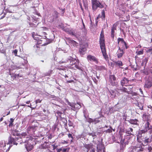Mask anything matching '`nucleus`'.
<instances>
[{"instance_id": "obj_13", "label": "nucleus", "mask_w": 152, "mask_h": 152, "mask_svg": "<svg viewBox=\"0 0 152 152\" xmlns=\"http://www.w3.org/2000/svg\"><path fill=\"white\" fill-rule=\"evenodd\" d=\"M46 39L45 38L42 37L37 40V44H39L41 46H45L48 44V43L46 42Z\"/></svg>"}, {"instance_id": "obj_4", "label": "nucleus", "mask_w": 152, "mask_h": 152, "mask_svg": "<svg viewBox=\"0 0 152 152\" xmlns=\"http://www.w3.org/2000/svg\"><path fill=\"white\" fill-rule=\"evenodd\" d=\"M9 144H13L17 145L19 143L20 144L25 143L23 140L22 139L21 137H16L15 138L10 137L9 139Z\"/></svg>"}, {"instance_id": "obj_36", "label": "nucleus", "mask_w": 152, "mask_h": 152, "mask_svg": "<svg viewBox=\"0 0 152 152\" xmlns=\"http://www.w3.org/2000/svg\"><path fill=\"white\" fill-rule=\"evenodd\" d=\"M82 24H83V28H82V30H83L84 32L86 33L87 32V30L85 26V24L83 22V20L82 18Z\"/></svg>"}, {"instance_id": "obj_52", "label": "nucleus", "mask_w": 152, "mask_h": 152, "mask_svg": "<svg viewBox=\"0 0 152 152\" xmlns=\"http://www.w3.org/2000/svg\"><path fill=\"white\" fill-rule=\"evenodd\" d=\"M31 27H36V25L35 24H34L33 23H31L30 24Z\"/></svg>"}, {"instance_id": "obj_45", "label": "nucleus", "mask_w": 152, "mask_h": 152, "mask_svg": "<svg viewBox=\"0 0 152 152\" xmlns=\"http://www.w3.org/2000/svg\"><path fill=\"white\" fill-rule=\"evenodd\" d=\"M42 100H40L39 99H38L36 100L35 101V103L36 104H37L39 103H41Z\"/></svg>"}, {"instance_id": "obj_43", "label": "nucleus", "mask_w": 152, "mask_h": 152, "mask_svg": "<svg viewBox=\"0 0 152 152\" xmlns=\"http://www.w3.org/2000/svg\"><path fill=\"white\" fill-rule=\"evenodd\" d=\"M88 122L91 123L93 122L94 120L90 118H89L88 119Z\"/></svg>"}, {"instance_id": "obj_10", "label": "nucleus", "mask_w": 152, "mask_h": 152, "mask_svg": "<svg viewBox=\"0 0 152 152\" xmlns=\"http://www.w3.org/2000/svg\"><path fill=\"white\" fill-rule=\"evenodd\" d=\"M116 78L114 75H110L109 78V82L110 84L113 86H118L117 82H115Z\"/></svg>"}, {"instance_id": "obj_5", "label": "nucleus", "mask_w": 152, "mask_h": 152, "mask_svg": "<svg viewBox=\"0 0 152 152\" xmlns=\"http://www.w3.org/2000/svg\"><path fill=\"white\" fill-rule=\"evenodd\" d=\"M137 145L135 146H132L128 152H140L144 151V148L142 147V145Z\"/></svg>"}, {"instance_id": "obj_7", "label": "nucleus", "mask_w": 152, "mask_h": 152, "mask_svg": "<svg viewBox=\"0 0 152 152\" xmlns=\"http://www.w3.org/2000/svg\"><path fill=\"white\" fill-rule=\"evenodd\" d=\"M38 127L35 126H31L28 128L27 132L28 134L33 135L34 136H37L36 133L37 132V129Z\"/></svg>"}, {"instance_id": "obj_24", "label": "nucleus", "mask_w": 152, "mask_h": 152, "mask_svg": "<svg viewBox=\"0 0 152 152\" xmlns=\"http://www.w3.org/2000/svg\"><path fill=\"white\" fill-rule=\"evenodd\" d=\"M94 145L92 144H86L84 145V147L87 149V152H88L89 150L92 149Z\"/></svg>"}, {"instance_id": "obj_28", "label": "nucleus", "mask_w": 152, "mask_h": 152, "mask_svg": "<svg viewBox=\"0 0 152 152\" xmlns=\"http://www.w3.org/2000/svg\"><path fill=\"white\" fill-rule=\"evenodd\" d=\"M117 90L116 91H118L119 90H120L122 92H123L125 93H126L128 94H130V93H129V91L127 90V89L126 87H123L122 88H120V89L117 88Z\"/></svg>"}, {"instance_id": "obj_8", "label": "nucleus", "mask_w": 152, "mask_h": 152, "mask_svg": "<svg viewBox=\"0 0 152 152\" xmlns=\"http://www.w3.org/2000/svg\"><path fill=\"white\" fill-rule=\"evenodd\" d=\"M69 68L70 69H73L75 70L78 69L80 70L81 68L79 66V63L75 60L70 61V64L69 66Z\"/></svg>"}, {"instance_id": "obj_41", "label": "nucleus", "mask_w": 152, "mask_h": 152, "mask_svg": "<svg viewBox=\"0 0 152 152\" xmlns=\"http://www.w3.org/2000/svg\"><path fill=\"white\" fill-rule=\"evenodd\" d=\"M110 93L111 95H112V96L113 95L114 96H115V93L114 91H113V90H111L110 91Z\"/></svg>"}, {"instance_id": "obj_17", "label": "nucleus", "mask_w": 152, "mask_h": 152, "mask_svg": "<svg viewBox=\"0 0 152 152\" xmlns=\"http://www.w3.org/2000/svg\"><path fill=\"white\" fill-rule=\"evenodd\" d=\"M97 148L100 151H102L103 149H104V145L102 143V141H98L97 145Z\"/></svg>"}, {"instance_id": "obj_46", "label": "nucleus", "mask_w": 152, "mask_h": 152, "mask_svg": "<svg viewBox=\"0 0 152 152\" xmlns=\"http://www.w3.org/2000/svg\"><path fill=\"white\" fill-rule=\"evenodd\" d=\"M13 53H14L15 56H17L18 50L17 49H15L13 51Z\"/></svg>"}, {"instance_id": "obj_54", "label": "nucleus", "mask_w": 152, "mask_h": 152, "mask_svg": "<svg viewBox=\"0 0 152 152\" xmlns=\"http://www.w3.org/2000/svg\"><path fill=\"white\" fill-rule=\"evenodd\" d=\"M79 5L80 6V7L82 10V11H83V8L82 7V4H81V3L80 2L79 3Z\"/></svg>"}, {"instance_id": "obj_32", "label": "nucleus", "mask_w": 152, "mask_h": 152, "mask_svg": "<svg viewBox=\"0 0 152 152\" xmlns=\"http://www.w3.org/2000/svg\"><path fill=\"white\" fill-rule=\"evenodd\" d=\"M14 119L12 118H10V121H9V126L10 127H12L13 126Z\"/></svg>"}, {"instance_id": "obj_9", "label": "nucleus", "mask_w": 152, "mask_h": 152, "mask_svg": "<svg viewBox=\"0 0 152 152\" xmlns=\"http://www.w3.org/2000/svg\"><path fill=\"white\" fill-rule=\"evenodd\" d=\"M19 137H21L22 139L23 138H26V140H23V141L25 143L27 142H28L30 140H32L33 139L31 137L29 136L28 135L26 132H23L21 134H20Z\"/></svg>"}, {"instance_id": "obj_63", "label": "nucleus", "mask_w": 152, "mask_h": 152, "mask_svg": "<svg viewBox=\"0 0 152 152\" xmlns=\"http://www.w3.org/2000/svg\"><path fill=\"white\" fill-rule=\"evenodd\" d=\"M57 69H58L59 70H64L63 69H62L60 67H58L57 68Z\"/></svg>"}, {"instance_id": "obj_44", "label": "nucleus", "mask_w": 152, "mask_h": 152, "mask_svg": "<svg viewBox=\"0 0 152 152\" xmlns=\"http://www.w3.org/2000/svg\"><path fill=\"white\" fill-rule=\"evenodd\" d=\"M68 136L69 138H71L72 139H74V137L72 136V135L71 134L69 133L68 134Z\"/></svg>"}, {"instance_id": "obj_1", "label": "nucleus", "mask_w": 152, "mask_h": 152, "mask_svg": "<svg viewBox=\"0 0 152 152\" xmlns=\"http://www.w3.org/2000/svg\"><path fill=\"white\" fill-rule=\"evenodd\" d=\"M99 42L103 56L105 59L107 61L108 59V57L106 52L104 36L103 31H101L100 35Z\"/></svg>"}, {"instance_id": "obj_62", "label": "nucleus", "mask_w": 152, "mask_h": 152, "mask_svg": "<svg viewBox=\"0 0 152 152\" xmlns=\"http://www.w3.org/2000/svg\"><path fill=\"white\" fill-rule=\"evenodd\" d=\"M62 150L63 152H65L66 151L67 149L66 148H64L63 150Z\"/></svg>"}, {"instance_id": "obj_59", "label": "nucleus", "mask_w": 152, "mask_h": 152, "mask_svg": "<svg viewBox=\"0 0 152 152\" xmlns=\"http://www.w3.org/2000/svg\"><path fill=\"white\" fill-rule=\"evenodd\" d=\"M139 91H140V92L141 93V94H143V91L142 89L141 88H140L139 89Z\"/></svg>"}, {"instance_id": "obj_15", "label": "nucleus", "mask_w": 152, "mask_h": 152, "mask_svg": "<svg viewBox=\"0 0 152 152\" xmlns=\"http://www.w3.org/2000/svg\"><path fill=\"white\" fill-rule=\"evenodd\" d=\"M118 50L117 51V57L118 58H120L122 57L124 53L123 50L121 49L119 46H118Z\"/></svg>"}, {"instance_id": "obj_3", "label": "nucleus", "mask_w": 152, "mask_h": 152, "mask_svg": "<svg viewBox=\"0 0 152 152\" xmlns=\"http://www.w3.org/2000/svg\"><path fill=\"white\" fill-rule=\"evenodd\" d=\"M92 7L93 11L96 10L98 7L102 9L103 6L101 3L97 0H91Z\"/></svg>"}, {"instance_id": "obj_14", "label": "nucleus", "mask_w": 152, "mask_h": 152, "mask_svg": "<svg viewBox=\"0 0 152 152\" xmlns=\"http://www.w3.org/2000/svg\"><path fill=\"white\" fill-rule=\"evenodd\" d=\"M87 59L88 61H93L94 62L98 64V60L95 57L92 56L91 55H88L87 57Z\"/></svg>"}, {"instance_id": "obj_21", "label": "nucleus", "mask_w": 152, "mask_h": 152, "mask_svg": "<svg viewBox=\"0 0 152 152\" xmlns=\"http://www.w3.org/2000/svg\"><path fill=\"white\" fill-rule=\"evenodd\" d=\"M129 81V80L128 79L124 77L121 81V83L123 86H126V85L128 83Z\"/></svg>"}, {"instance_id": "obj_37", "label": "nucleus", "mask_w": 152, "mask_h": 152, "mask_svg": "<svg viewBox=\"0 0 152 152\" xmlns=\"http://www.w3.org/2000/svg\"><path fill=\"white\" fill-rule=\"evenodd\" d=\"M97 68L99 70H102L106 69L105 67L102 66H98L97 67Z\"/></svg>"}, {"instance_id": "obj_27", "label": "nucleus", "mask_w": 152, "mask_h": 152, "mask_svg": "<svg viewBox=\"0 0 152 152\" xmlns=\"http://www.w3.org/2000/svg\"><path fill=\"white\" fill-rule=\"evenodd\" d=\"M11 134L12 135L15 136H18L19 137L20 133H18V132L16 130H12L11 131Z\"/></svg>"}, {"instance_id": "obj_31", "label": "nucleus", "mask_w": 152, "mask_h": 152, "mask_svg": "<svg viewBox=\"0 0 152 152\" xmlns=\"http://www.w3.org/2000/svg\"><path fill=\"white\" fill-rule=\"evenodd\" d=\"M133 131V129L131 128H129L128 130H126V134H128L129 135H133L132 133Z\"/></svg>"}, {"instance_id": "obj_49", "label": "nucleus", "mask_w": 152, "mask_h": 152, "mask_svg": "<svg viewBox=\"0 0 152 152\" xmlns=\"http://www.w3.org/2000/svg\"><path fill=\"white\" fill-rule=\"evenodd\" d=\"M52 146H53V150H54L55 149H56L57 147H58V145H52Z\"/></svg>"}, {"instance_id": "obj_47", "label": "nucleus", "mask_w": 152, "mask_h": 152, "mask_svg": "<svg viewBox=\"0 0 152 152\" xmlns=\"http://www.w3.org/2000/svg\"><path fill=\"white\" fill-rule=\"evenodd\" d=\"M147 52L151 53V54H152V48H150L148 50Z\"/></svg>"}, {"instance_id": "obj_57", "label": "nucleus", "mask_w": 152, "mask_h": 152, "mask_svg": "<svg viewBox=\"0 0 152 152\" xmlns=\"http://www.w3.org/2000/svg\"><path fill=\"white\" fill-rule=\"evenodd\" d=\"M90 152H95V148H94L91 149V150L90 151Z\"/></svg>"}, {"instance_id": "obj_39", "label": "nucleus", "mask_w": 152, "mask_h": 152, "mask_svg": "<svg viewBox=\"0 0 152 152\" xmlns=\"http://www.w3.org/2000/svg\"><path fill=\"white\" fill-rule=\"evenodd\" d=\"M88 135L90 136H92L93 137H96V133L94 132H93L92 133H88Z\"/></svg>"}, {"instance_id": "obj_40", "label": "nucleus", "mask_w": 152, "mask_h": 152, "mask_svg": "<svg viewBox=\"0 0 152 152\" xmlns=\"http://www.w3.org/2000/svg\"><path fill=\"white\" fill-rule=\"evenodd\" d=\"M64 30L66 32H69L70 34H73V32H71V31L69 30V28H66L64 29Z\"/></svg>"}, {"instance_id": "obj_60", "label": "nucleus", "mask_w": 152, "mask_h": 152, "mask_svg": "<svg viewBox=\"0 0 152 152\" xmlns=\"http://www.w3.org/2000/svg\"><path fill=\"white\" fill-rule=\"evenodd\" d=\"M124 139H123H123L122 138H121V144H123L124 142Z\"/></svg>"}, {"instance_id": "obj_29", "label": "nucleus", "mask_w": 152, "mask_h": 152, "mask_svg": "<svg viewBox=\"0 0 152 152\" xmlns=\"http://www.w3.org/2000/svg\"><path fill=\"white\" fill-rule=\"evenodd\" d=\"M105 14L104 11L103 10L101 12V15H99L98 17H97V19H98L100 18H102V19L103 20L105 19Z\"/></svg>"}, {"instance_id": "obj_30", "label": "nucleus", "mask_w": 152, "mask_h": 152, "mask_svg": "<svg viewBox=\"0 0 152 152\" xmlns=\"http://www.w3.org/2000/svg\"><path fill=\"white\" fill-rule=\"evenodd\" d=\"M127 98L126 96L124 97L123 96L121 99H120L119 101V102L120 104H123L126 103L127 101Z\"/></svg>"}, {"instance_id": "obj_35", "label": "nucleus", "mask_w": 152, "mask_h": 152, "mask_svg": "<svg viewBox=\"0 0 152 152\" xmlns=\"http://www.w3.org/2000/svg\"><path fill=\"white\" fill-rule=\"evenodd\" d=\"M126 88L127 90L129 91V93H130V91H131V90L133 88V87L131 85L127 86L126 85Z\"/></svg>"}, {"instance_id": "obj_38", "label": "nucleus", "mask_w": 152, "mask_h": 152, "mask_svg": "<svg viewBox=\"0 0 152 152\" xmlns=\"http://www.w3.org/2000/svg\"><path fill=\"white\" fill-rule=\"evenodd\" d=\"M136 53L137 55H142L144 53V51L143 50H142L139 51H136Z\"/></svg>"}, {"instance_id": "obj_12", "label": "nucleus", "mask_w": 152, "mask_h": 152, "mask_svg": "<svg viewBox=\"0 0 152 152\" xmlns=\"http://www.w3.org/2000/svg\"><path fill=\"white\" fill-rule=\"evenodd\" d=\"M42 46L40 45L37 44L34 46V50L37 52H42L45 51V48L44 47H42Z\"/></svg>"}, {"instance_id": "obj_53", "label": "nucleus", "mask_w": 152, "mask_h": 152, "mask_svg": "<svg viewBox=\"0 0 152 152\" xmlns=\"http://www.w3.org/2000/svg\"><path fill=\"white\" fill-rule=\"evenodd\" d=\"M74 82V81L73 80H67L66 83H71L73 82Z\"/></svg>"}, {"instance_id": "obj_42", "label": "nucleus", "mask_w": 152, "mask_h": 152, "mask_svg": "<svg viewBox=\"0 0 152 152\" xmlns=\"http://www.w3.org/2000/svg\"><path fill=\"white\" fill-rule=\"evenodd\" d=\"M69 123H68V125H69V126H73V123L72 122L69 120Z\"/></svg>"}, {"instance_id": "obj_58", "label": "nucleus", "mask_w": 152, "mask_h": 152, "mask_svg": "<svg viewBox=\"0 0 152 152\" xmlns=\"http://www.w3.org/2000/svg\"><path fill=\"white\" fill-rule=\"evenodd\" d=\"M35 32H33L32 33V35L33 37L34 38V39L37 40V39H36L35 38V37H34V35H35Z\"/></svg>"}, {"instance_id": "obj_22", "label": "nucleus", "mask_w": 152, "mask_h": 152, "mask_svg": "<svg viewBox=\"0 0 152 152\" xmlns=\"http://www.w3.org/2000/svg\"><path fill=\"white\" fill-rule=\"evenodd\" d=\"M56 113L59 116L60 120L62 121H63L64 122V123H65V124H67V120L65 118L62 117L61 116V115L62 114V113L61 112L58 111Z\"/></svg>"}, {"instance_id": "obj_11", "label": "nucleus", "mask_w": 152, "mask_h": 152, "mask_svg": "<svg viewBox=\"0 0 152 152\" xmlns=\"http://www.w3.org/2000/svg\"><path fill=\"white\" fill-rule=\"evenodd\" d=\"M118 46H119L120 43L122 44V48L123 49H127L128 48L127 46V44L126 42L124 41V39L122 38H119L117 39Z\"/></svg>"}, {"instance_id": "obj_26", "label": "nucleus", "mask_w": 152, "mask_h": 152, "mask_svg": "<svg viewBox=\"0 0 152 152\" xmlns=\"http://www.w3.org/2000/svg\"><path fill=\"white\" fill-rule=\"evenodd\" d=\"M152 86V82L150 81H147L144 85V87L148 88H150Z\"/></svg>"}, {"instance_id": "obj_2", "label": "nucleus", "mask_w": 152, "mask_h": 152, "mask_svg": "<svg viewBox=\"0 0 152 152\" xmlns=\"http://www.w3.org/2000/svg\"><path fill=\"white\" fill-rule=\"evenodd\" d=\"M137 140L138 142L140 143L143 141L144 143L146 144V145L152 142L151 140L147 137L145 133H142V132H139L137 135Z\"/></svg>"}, {"instance_id": "obj_56", "label": "nucleus", "mask_w": 152, "mask_h": 152, "mask_svg": "<svg viewBox=\"0 0 152 152\" xmlns=\"http://www.w3.org/2000/svg\"><path fill=\"white\" fill-rule=\"evenodd\" d=\"M68 143V142L64 140L63 142H61L62 144H67Z\"/></svg>"}, {"instance_id": "obj_6", "label": "nucleus", "mask_w": 152, "mask_h": 152, "mask_svg": "<svg viewBox=\"0 0 152 152\" xmlns=\"http://www.w3.org/2000/svg\"><path fill=\"white\" fill-rule=\"evenodd\" d=\"M67 104L71 107V109L74 111L78 110L81 107L80 103V102H77L76 103H71L68 100L67 101Z\"/></svg>"}, {"instance_id": "obj_25", "label": "nucleus", "mask_w": 152, "mask_h": 152, "mask_svg": "<svg viewBox=\"0 0 152 152\" xmlns=\"http://www.w3.org/2000/svg\"><path fill=\"white\" fill-rule=\"evenodd\" d=\"M129 122L130 124H132L134 125H137V122L138 121L137 119H130L128 121Z\"/></svg>"}, {"instance_id": "obj_34", "label": "nucleus", "mask_w": 152, "mask_h": 152, "mask_svg": "<svg viewBox=\"0 0 152 152\" xmlns=\"http://www.w3.org/2000/svg\"><path fill=\"white\" fill-rule=\"evenodd\" d=\"M12 77L14 79H15L17 78L20 77L21 76H20L19 74L13 73L12 74Z\"/></svg>"}, {"instance_id": "obj_61", "label": "nucleus", "mask_w": 152, "mask_h": 152, "mask_svg": "<svg viewBox=\"0 0 152 152\" xmlns=\"http://www.w3.org/2000/svg\"><path fill=\"white\" fill-rule=\"evenodd\" d=\"M148 61V58H145L144 60V61L145 62H146V63H147V61Z\"/></svg>"}, {"instance_id": "obj_20", "label": "nucleus", "mask_w": 152, "mask_h": 152, "mask_svg": "<svg viewBox=\"0 0 152 152\" xmlns=\"http://www.w3.org/2000/svg\"><path fill=\"white\" fill-rule=\"evenodd\" d=\"M86 48L84 45H83L80 46L79 49L80 53V54L82 55L85 54V52L86 51Z\"/></svg>"}, {"instance_id": "obj_19", "label": "nucleus", "mask_w": 152, "mask_h": 152, "mask_svg": "<svg viewBox=\"0 0 152 152\" xmlns=\"http://www.w3.org/2000/svg\"><path fill=\"white\" fill-rule=\"evenodd\" d=\"M116 30V25L115 24H114L111 29V37L112 38L114 39L115 37V31Z\"/></svg>"}, {"instance_id": "obj_64", "label": "nucleus", "mask_w": 152, "mask_h": 152, "mask_svg": "<svg viewBox=\"0 0 152 152\" xmlns=\"http://www.w3.org/2000/svg\"><path fill=\"white\" fill-rule=\"evenodd\" d=\"M3 120V117H1L0 119V122L2 121Z\"/></svg>"}, {"instance_id": "obj_50", "label": "nucleus", "mask_w": 152, "mask_h": 152, "mask_svg": "<svg viewBox=\"0 0 152 152\" xmlns=\"http://www.w3.org/2000/svg\"><path fill=\"white\" fill-rule=\"evenodd\" d=\"M126 20H124V21H128L130 20V16L129 15H128L127 16H126Z\"/></svg>"}, {"instance_id": "obj_33", "label": "nucleus", "mask_w": 152, "mask_h": 152, "mask_svg": "<svg viewBox=\"0 0 152 152\" xmlns=\"http://www.w3.org/2000/svg\"><path fill=\"white\" fill-rule=\"evenodd\" d=\"M114 63L118 66H120L123 65V63L121 61H115Z\"/></svg>"}, {"instance_id": "obj_51", "label": "nucleus", "mask_w": 152, "mask_h": 152, "mask_svg": "<svg viewBox=\"0 0 152 152\" xmlns=\"http://www.w3.org/2000/svg\"><path fill=\"white\" fill-rule=\"evenodd\" d=\"M106 132H108V133H110L112 132V130L111 129H108L106 131Z\"/></svg>"}, {"instance_id": "obj_55", "label": "nucleus", "mask_w": 152, "mask_h": 152, "mask_svg": "<svg viewBox=\"0 0 152 152\" xmlns=\"http://www.w3.org/2000/svg\"><path fill=\"white\" fill-rule=\"evenodd\" d=\"M56 150H57V152H60L61 151H62V149L61 148H60L59 149L57 148L56 149Z\"/></svg>"}, {"instance_id": "obj_18", "label": "nucleus", "mask_w": 152, "mask_h": 152, "mask_svg": "<svg viewBox=\"0 0 152 152\" xmlns=\"http://www.w3.org/2000/svg\"><path fill=\"white\" fill-rule=\"evenodd\" d=\"M66 40L67 42L71 44L72 45H73L74 46H77V42L70 38H66Z\"/></svg>"}, {"instance_id": "obj_16", "label": "nucleus", "mask_w": 152, "mask_h": 152, "mask_svg": "<svg viewBox=\"0 0 152 152\" xmlns=\"http://www.w3.org/2000/svg\"><path fill=\"white\" fill-rule=\"evenodd\" d=\"M152 128V126L151 125H150V123L148 121H147L145 124L144 130H141L139 132H142L143 133V132H147L149 130H150Z\"/></svg>"}, {"instance_id": "obj_23", "label": "nucleus", "mask_w": 152, "mask_h": 152, "mask_svg": "<svg viewBox=\"0 0 152 152\" xmlns=\"http://www.w3.org/2000/svg\"><path fill=\"white\" fill-rule=\"evenodd\" d=\"M25 147L27 151H29L31 150L33 148L34 146L33 145L29 144L28 142V143L25 145Z\"/></svg>"}, {"instance_id": "obj_48", "label": "nucleus", "mask_w": 152, "mask_h": 152, "mask_svg": "<svg viewBox=\"0 0 152 152\" xmlns=\"http://www.w3.org/2000/svg\"><path fill=\"white\" fill-rule=\"evenodd\" d=\"M148 150L150 152L152 150V148L151 146H149L148 147Z\"/></svg>"}]
</instances>
